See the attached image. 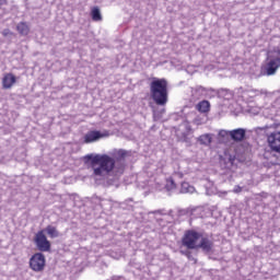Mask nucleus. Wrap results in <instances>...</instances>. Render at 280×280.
<instances>
[{
  "instance_id": "nucleus-23",
  "label": "nucleus",
  "mask_w": 280,
  "mask_h": 280,
  "mask_svg": "<svg viewBox=\"0 0 280 280\" xmlns=\"http://www.w3.org/2000/svg\"><path fill=\"white\" fill-rule=\"evenodd\" d=\"M10 35H12V32L10 31V28H4L3 31H2V36H10Z\"/></svg>"
},
{
  "instance_id": "nucleus-19",
  "label": "nucleus",
  "mask_w": 280,
  "mask_h": 280,
  "mask_svg": "<svg viewBox=\"0 0 280 280\" xmlns=\"http://www.w3.org/2000/svg\"><path fill=\"white\" fill-rule=\"evenodd\" d=\"M92 21H102V11H100V7H94L91 11Z\"/></svg>"
},
{
  "instance_id": "nucleus-20",
  "label": "nucleus",
  "mask_w": 280,
  "mask_h": 280,
  "mask_svg": "<svg viewBox=\"0 0 280 280\" xmlns=\"http://www.w3.org/2000/svg\"><path fill=\"white\" fill-rule=\"evenodd\" d=\"M269 148L272 152L280 154V141H269Z\"/></svg>"
},
{
  "instance_id": "nucleus-11",
  "label": "nucleus",
  "mask_w": 280,
  "mask_h": 280,
  "mask_svg": "<svg viewBox=\"0 0 280 280\" xmlns=\"http://www.w3.org/2000/svg\"><path fill=\"white\" fill-rule=\"evenodd\" d=\"M110 137V131L104 130H91L84 136V141H100V139H106Z\"/></svg>"
},
{
  "instance_id": "nucleus-1",
  "label": "nucleus",
  "mask_w": 280,
  "mask_h": 280,
  "mask_svg": "<svg viewBox=\"0 0 280 280\" xmlns=\"http://www.w3.org/2000/svg\"><path fill=\"white\" fill-rule=\"evenodd\" d=\"M85 163H90L94 176H104L115 170V159L106 154L86 155Z\"/></svg>"
},
{
  "instance_id": "nucleus-12",
  "label": "nucleus",
  "mask_w": 280,
  "mask_h": 280,
  "mask_svg": "<svg viewBox=\"0 0 280 280\" xmlns=\"http://www.w3.org/2000/svg\"><path fill=\"white\" fill-rule=\"evenodd\" d=\"M202 249L203 253H211L213 250V241H211L208 236L202 235L199 238V243L197 245V250Z\"/></svg>"
},
{
  "instance_id": "nucleus-24",
  "label": "nucleus",
  "mask_w": 280,
  "mask_h": 280,
  "mask_svg": "<svg viewBox=\"0 0 280 280\" xmlns=\"http://www.w3.org/2000/svg\"><path fill=\"white\" fill-rule=\"evenodd\" d=\"M233 192L234 194H242V187L241 186H235L234 189H233Z\"/></svg>"
},
{
  "instance_id": "nucleus-2",
  "label": "nucleus",
  "mask_w": 280,
  "mask_h": 280,
  "mask_svg": "<svg viewBox=\"0 0 280 280\" xmlns=\"http://www.w3.org/2000/svg\"><path fill=\"white\" fill-rule=\"evenodd\" d=\"M167 79L153 78L150 83V95L156 106H165L170 92Z\"/></svg>"
},
{
  "instance_id": "nucleus-15",
  "label": "nucleus",
  "mask_w": 280,
  "mask_h": 280,
  "mask_svg": "<svg viewBox=\"0 0 280 280\" xmlns=\"http://www.w3.org/2000/svg\"><path fill=\"white\" fill-rule=\"evenodd\" d=\"M215 139L217 141H231V130L220 129Z\"/></svg>"
},
{
  "instance_id": "nucleus-4",
  "label": "nucleus",
  "mask_w": 280,
  "mask_h": 280,
  "mask_svg": "<svg viewBox=\"0 0 280 280\" xmlns=\"http://www.w3.org/2000/svg\"><path fill=\"white\" fill-rule=\"evenodd\" d=\"M244 154H246L244 145L236 147L235 144H232L228 150H225L223 161L225 165L233 167V165H235V161H240V163H244V161H246Z\"/></svg>"
},
{
  "instance_id": "nucleus-25",
  "label": "nucleus",
  "mask_w": 280,
  "mask_h": 280,
  "mask_svg": "<svg viewBox=\"0 0 280 280\" xmlns=\"http://www.w3.org/2000/svg\"><path fill=\"white\" fill-rule=\"evenodd\" d=\"M276 54H277V56H278V57H276V58H277L278 60H280V46L277 47Z\"/></svg>"
},
{
  "instance_id": "nucleus-16",
  "label": "nucleus",
  "mask_w": 280,
  "mask_h": 280,
  "mask_svg": "<svg viewBox=\"0 0 280 280\" xmlns=\"http://www.w3.org/2000/svg\"><path fill=\"white\" fill-rule=\"evenodd\" d=\"M16 31L21 36H27V34H30V26L27 25V22H20L16 25Z\"/></svg>"
},
{
  "instance_id": "nucleus-9",
  "label": "nucleus",
  "mask_w": 280,
  "mask_h": 280,
  "mask_svg": "<svg viewBox=\"0 0 280 280\" xmlns=\"http://www.w3.org/2000/svg\"><path fill=\"white\" fill-rule=\"evenodd\" d=\"M28 266L33 272H43L47 266L45 254L40 252L33 254L28 260Z\"/></svg>"
},
{
  "instance_id": "nucleus-17",
  "label": "nucleus",
  "mask_w": 280,
  "mask_h": 280,
  "mask_svg": "<svg viewBox=\"0 0 280 280\" xmlns=\"http://www.w3.org/2000/svg\"><path fill=\"white\" fill-rule=\"evenodd\" d=\"M46 233H47L48 237H50V240H54L56 237H60V232L54 225H47L46 226Z\"/></svg>"
},
{
  "instance_id": "nucleus-13",
  "label": "nucleus",
  "mask_w": 280,
  "mask_h": 280,
  "mask_svg": "<svg viewBox=\"0 0 280 280\" xmlns=\"http://www.w3.org/2000/svg\"><path fill=\"white\" fill-rule=\"evenodd\" d=\"M16 83V77L12 73H8L2 79L3 89H12L13 84Z\"/></svg>"
},
{
  "instance_id": "nucleus-18",
  "label": "nucleus",
  "mask_w": 280,
  "mask_h": 280,
  "mask_svg": "<svg viewBox=\"0 0 280 280\" xmlns=\"http://www.w3.org/2000/svg\"><path fill=\"white\" fill-rule=\"evenodd\" d=\"M211 108V103L209 101H201L197 104V109L199 113H209Z\"/></svg>"
},
{
  "instance_id": "nucleus-27",
  "label": "nucleus",
  "mask_w": 280,
  "mask_h": 280,
  "mask_svg": "<svg viewBox=\"0 0 280 280\" xmlns=\"http://www.w3.org/2000/svg\"><path fill=\"white\" fill-rule=\"evenodd\" d=\"M185 255H186V257H188V259H189V257H191V254L189 252L185 253Z\"/></svg>"
},
{
  "instance_id": "nucleus-8",
  "label": "nucleus",
  "mask_w": 280,
  "mask_h": 280,
  "mask_svg": "<svg viewBox=\"0 0 280 280\" xmlns=\"http://www.w3.org/2000/svg\"><path fill=\"white\" fill-rule=\"evenodd\" d=\"M33 242L39 253H51V242L47 238V235H45V230L38 231Z\"/></svg>"
},
{
  "instance_id": "nucleus-28",
  "label": "nucleus",
  "mask_w": 280,
  "mask_h": 280,
  "mask_svg": "<svg viewBox=\"0 0 280 280\" xmlns=\"http://www.w3.org/2000/svg\"><path fill=\"white\" fill-rule=\"evenodd\" d=\"M171 183H172L173 187H176V184H174V180H172Z\"/></svg>"
},
{
  "instance_id": "nucleus-21",
  "label": "nucleus",
  "mask_w": 280,
  "mask_h": 280,
  "mask_svg": "<svg viewBox=\"0 0 280 280\" xmlns=\"http://www.w3.org/2000/svg\"><path fill=\"white\" fill-rule=\"evenodd\" d=\"M213 137H214L213 133H205L202 136H199L197 140L198 141H213Z\"/></svg>"
},
{
  "instance_id": "nucleus-6",
  "label": "nucleus",
  "mask_w": 280,
  "mask_h": 280,
  "mask_svg": "<svg viewBox=\"0 0 280 280\" xmlns=\"http://www.w3.org/2000/svg\"><path fill=\"white\" fill-rule=\"evenodd\" d=\"M200 237H202V233L196 230H187L182 237V246L188 250H198Z\"/></svg>"
},
{
  "instance_id": "nucleus-22",
  "label": "nucleus",
  "mask_w": 280,
  "mask_h": 280,
  "mask_svg": "<svg viewBox=\"0 0 280 280\" xmlns=\"http://www.w3.org/2000/svg\"><path fill=\"white\" fill-rule=\"evenodd\" d=\"M209 91H211V90H207L205 86H202V85H199V86H197L196 89H195V92L198 94V95H200V96H202V95H207V93H209Z\"/></svg>"
},
{
  "instance_id": "nucleus-5",
  "label": "nucleus",
  "mask_w": 280,
  "mask_h": 280,
  "mask_svg": "<svg viewBox=\"0 0 280 280\" xmlns=\"http://www.w3.org/2000/svg\"><path fill=\"white\" fill-rule=\"evenodd\" d=\"M175 121H179V125L177 127H174L175 136L177 137L178 141H189L191 139V126H189V122L185 119V117L182 116H175Z\"/></svg>"
},
{
  "instance_id": "nucleus-26",
  "label": "nucleus",
  "mask_w": 280,
  "mask_h": 280,
  "mask_svg": "<svg viewBox=\"0 0 280 280\" xmlns=\"http://www.w3.org/2000/svg\"><path fill=\"white\" fill-rule=\"evenodd\" d=\"M1 5H8V0H0V8Z\"/></svg>"
},
{
  "instance_id": "nucleus-29",
  "label": "nucleus",
  "mask_w": 280,
  "mask_h": 280,
  "mask_svg": "<svg viewBox=\"0 0 280 280\" xmlns=\"http://www.w3.org/2000/svg\"><path fill=\"white\" fill-rule=\"evenodd\" d=\"M185 185H187V184H183V187H185Z\"/></svg>"
},
{
  "instance_id": "nucleus-3",
  "label": "nucleus",
  "mask_w": 280,
  "mask_h": 280,
  "mask_svg": "<svg viewBox=\"0 0 280 280\" xmlns=\"http://www.w3.org/2000/svg\"><path fill=\"white\" fill-rule=\"evenodd\" d=\"M261 127H256L254 129L237 128L230 130L231 141H260Z\"/></svg>"
},
{
  "instance_id": "nucleus-10",
  "label": "nucleus",
  "mask_w": 280,
  "mask_h": 280,
  "mask_svg": "<svg viewBox=\"0 0 280 280\" xmlns=\"http://www.w3.org/2000/svg\"><path fill=\"white\" fill-rule=\"evenodd\" d=\"M280 67V59L269 57L268 62L261 67L260 73L261 75H275L277 73V70Z\"/></svg>"
},
{
  "instance_id": "nucleus-30",
  "label": "nucleus",
  "mask_w": 280,
  "mask_h": 280,
  "mask_svg": "<svg viewBox=\"0 0 280 280\" xmlns=\"http://www.w3.org/2000/svg\"><path fill=\"white\" fill-rule=\"evenodd\" d=\"M278 93L280 94V90L278 91Z\"/></svg>"
},
{
  "instance_id": "nucleus-7",
  "label": "nucleus",
  "mask_w": 280,
  "mask_h": 280,
  "mask_svg": "<svg viewBox=\"0 0 280 280\" xmlns=\"http://www.w3.org/2000/svg\"><path fill=\"white\" fill-rule=\"evenodd\" d=\"M260 141H280V122L260 127Z\"/></svg>"
},
{
  "instance_id": "nucleus-14",
  "label": "nucleus",
  "mask_w": 280,
  "mask_h": 280,
  "mask_svg": "<svg viewBox=\"0 0 280 280\" xmlns=\"http://www.w3.org/2000/svg\"><path fill=\"white\" fill-rule=\"evenodd\" d=\"M210 91H212V93H215L218 97H221L223 100H231V97H233V92L229 89H220L218 91L210 89Z\"/></svg>"
}]
</instances>
